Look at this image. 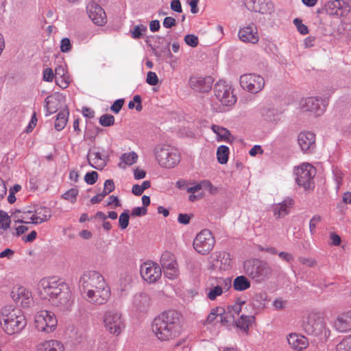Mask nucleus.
<instances>
[{
    "label": "nucleus",
    "mask_w": 351,
    "mask_h": 351,
    "mask_svg": "<svg viewBox=\"0 0 351 351\" xmlns=\"http://www.w3.org/2000/svg\"><path fill=\"white\" fill-rule=\"evenodd\" d=\"M26 324V319L23 315L13 313L10 315V317H6L3 321L1 327L6 334L12 335L21 331Z\"/></svg>",
    "instance_id": "9d476101"
},
{
    "label": "nucleus",
    "mask_w": 351,
    "mask_h": 351,
    "mask_svg": "<svg viewBox=\"0 0 351 351\" xmlns=\"http://www.w3.org/2000/svg\"><path fill=\"white\" fill-rule=\"evenodd\" d=\"M48 315V311L46 310H42L37 313V314L35 316L34 319V324L35 327L38 331L41 332H47V328L46 327L49 326V325H47V324L44 322V319H46Z\"/></svg>",
    "instance_id": "c85d7f7f"
},
{
    "label": "nucleus",
    "mask_w": 351,
    "mask_h": 351,
    "mask_svg": "<svg viewBox=\"0 0 351 351\" xmlns=\"http://www.w3.org/2000/svg\"><path fill=\"white\" fill-rule=\"evenodd\" d=\"M80 287L84 295L89 293V290L94 291L104 286L106 281L101 274L96 271H87L80 278Z\"/></svg>",
    "instance_id": "7ed1b4c3"
},
{
    "label": "nucleus",
    "mask_w": 351,
    "mask_h": 351,
    "mask_svg": "<svg viewBox=\"0 0 351 351\" xmlns=\"http://www.w3.org/2000/svg\"><path fill=\"white\" fill-rule=\"evenodd\" d=\"M295 182L305 191L314 188L315 169L310 165H302L295 169Z\"/></svg>",
    "instance_id": "6e6552de"
},
{
    "label": "nucleus",
    "mask_w": 351,
    "mask_h": 351,
    "mask_svg": "<svg viewBox=\"0 0 351 351\" xmlns=\"http://www.w3.org/2000/svg\"><path fill=\"white\" fill-rule=\"evenodd\" d=\"M335 329L340 332L351 330V310L339 315L334 323Z\"/></svg>",
    "instance_id": "4be33fe9"
},
{
    "label": "nucleus",
    "mask_w": 351,
    "mask_h": 351,
    "mask_svg": "<svg viewBox=\"0 0 351 351\" xmlns=\"http://www.w3.org/2000/svg\"><path fill=\"white\" fill-rule=\"evenodd\" d=\"M34 212L40 218L39 222L47 221L51 217V209L47 207H40Z\"/></svg>",
    "instance_id": "4c0bfd02"
},
{
    "label": "nucleus",
    "mask_w": 351,
    "mask_h": 351,
    "mask_svg": "<svg viewBox=\"0 0 351 351\" xmlns=\"http://www.w3.org/2000/svg\"><path fill=\"white\" fill-rule=\"evenodd\" d=\"M104 322L106 330L111 334L119 335L124 328L121 314L117 311H108L104 315Z\"/></svg>",
    "instance_id": "9b49d317"
},
{
    "label": "nucleus",
    "mask_w": 351,
    "mask_h": 351,
    "mask_svg": "<svg viewBox=\"0 0 351 351\" xmlns=\"http://www.w3.org/2000/svg\"><path fill=\"white\" fill-rule=\"evenodd\" d=\"M315 140V134L311 131H302L298 135V143L303 152H313L316 147Z\"/></svg>",
    "instance_id": "f3484780"
},
{
    "label": "nucleus",
    "mask_w": 351,
    "mask_h": 351,
    "mask_svg": "<svg viewBox=\"0 0 351 351\" xmlns=\"http://www.w3.org/2000/svg\"><path fill=\"white\" fill-rule=\"evenodd\" d=\"M193 217V214L180 213L178 217V221L181 224L187 225L190 223V220Z\"/></svg>",
    "instance_id": "13d9d810"
},
{
    "label": "nucleus",
    "mask_w": 351,
    "mask_h": 351,
    "mask_svg": "<svg viewBox=\"0 0 351 351\" xmlns=\"http://www.w3.org/2000/svg\"><path fill=\"white\" fill-rule=\"evenodd\" d=\"M71 292L69 286L64 283L60 285L58 291L51 295L48 300L54 306L58 307L60 310H68L72 305Z\"/></svg>",
    "instance_id": "0eeeda50"
},
{
    "label": "nucleus",
    "mask_w": 351,
    "mask_h": 351,
    "mask_svg": "<svg viewBox=\"0 0 351 351\" xmlns=\"http://www.w3.org/2000/svg\"><path fill=\"white\" fill-rule=\"evenodd\" d=\"M69 83V76L68 75L56 77V84L61 88L64 89L67 88Z\"/></svg>",
    "instance_id": "864d4df0"
},
{
    "label": "nucleus",
    "mask_w": 351,
    "mask_h": 351,
    "mask_svg": "<svg viewBox=\"0 0 351 351\" xmlns=\"http://www.w3.org/2000/svg\"><path fill=\"white\" fill-rule=\"evenodd\" d=\"M216 283L221 287L222 292L227 291L231 287V280L229 278H216L215 279Z\"/></svg>",
    "instance_id": "09e8293b"
},
{
    "label": "nucleus",
    "mask_w": 351,
    "mask_h": 351,
    "mask_svg": "<svg viewBox=\"0 0 351 351\" xmlns=\"http://www.w3.org/2000/svg\"><path fill=\"white\" fill-rule=\"evenodd\" d=\"M71 49V44L70 40L64 38L61 40L60 50L62 52H68Z\"/></svg>",
    "instance_id": "69168bd1"
},
{
    "label": "nucleus",
    "mask_w": 351,
    "mask_h": 351,
    "mask_svg": "<svg viewBox=\"0 0 351 351\" xmlns=\"http://www.w3.org/2000/svg\"><path fill=\"white\" fill-rule=\"evenodd\" d=\"M159 165L164 168H173L180 161V155H155Z\"/></svg>",
    "instance_id": "5701e85b"
},
{
    "label": "nucleus",
    "mask_w": 351,
    "mask_h": 351,
    "mask_svg": "<svg viewBox=\"0 0 351 351\" xmlns=\"http://www.w3.org/2000/svg\"><path fill=\"white\" fill-rule=\"evenodd\" d=\"M124 104V99H119L116 100L112 105L110 107V110L117 114L120 112L121 108L123 107Z\"/></svg>",
    "instance_id": "e2e57ef3"
},
{
    "label": "nucleus",
    "mask_w": 351,
    "mask_h": 351,
    "mask_svg": "<svg viewBox=\"0 0 351 351\" xmlns=\"http://www.w3.org/2000/svg\"><path fill=\"white\" fill-rule=\"evenodd\" d=\"M130 220V210H125L119 216V226L121 229L124 230L127 228L129 225Z\"/></svg>",
    "instance_id": "c03bdc74"
},
{
    "label": "nucleus",
    "mask_w": 351,
    "mask_h": 351,
    "mask_svg": "<svg viewBox=\"0 0 351 351\" xmlns=\"http://www.w3.org/2000/svg\"><path fill=\"white\" fill-rule=\"evenodd\" d=\"M64 284V282L61 279H58L55 276L44 278L40 280L38 284L40 295L43 298L47 299L55 291H58L60 285Z\"/></svg>",
    "instance_id": "f8f14e48"
},
{
    "label": "nucleus",
    "mask_w": 351,
    "mask_h": 351,
    "mask_svg": "<svg viewBox=\"0 0 351 351\" xmlns=\"http://www.w3.org/2000/svg\"><path fill=\"white\" fill-rule=\"evenodd\" d=\"M221 287L218 284L216 285L214 283L210 284V291L207 293V297L210 300H215L217 296L222 294Z\"/></svg>",
    "instance_id": "58836bf2"
},
{
    "label": "nucleus",
    "mask_w": 351,
    "mask_h": 351,
    "mask_svg": "<svg viewBox=\"0 0 351 351\" xmlns=\"http://www.w3.org/2000/svg\"><path fill=\"white\" fill-rule=\"evenodd\" d=\"M294 201L291 198H287L278 204L274 208V215L277 218H282L289 213V208H291Z\"/></svg>",
    "instance_id": "393cba45"
},
{
    "label": "nucleus",
    "mask_w": 351,
    "mask_h": 351,
    "mask_svg": "<svg viewBox=\"0 0 351 351\" xmlns=\"http://www.w3.org/2000/svg\"><path fill=\"white\" fill-rule=\"evenodd\" d=\"M254 319V316L242 315L237 321H234V322L238 328L247 333L249 330V324Z\"/></svg>",
    "instance_id": "2f4dec72"
},
{
    "label": "nucleus",
    "mask_w": 351,
    "mask_h": 351,
    "mask_svg": "<svg viewBox=\"0 0 351 351\" xmlns=\"http://www.w3.org/2000/svg\"><path fill=\"white\" fill-rule=\"evenodd\" d=\"M337 351H351V335L343 339L336 347Z\"/></svg>",
    "instance_id": "a19ab883"
},
{
    "label": "nucleus",
    "mask_w": 351,
    "mask_h": 351,
    "mask_svg": "<svg viewBox=\"0 0 351 351\" xmlns=\"http://www.w3.org/2000/svg\"><path fill=\"white\" fill-rule=\"evenodd\" d=\"M160 262L163 269L168 268L171 265H178L174 255L167 251L162 254Z\"/></svg>",
    "instance_id": "7c9ffc66"
},
{
    "label": "nucleus",
    "mask_w": 351,
    "mask_h": 351,
    "mask_svg": "<svg viewBox=\"0 0 351 351\" xmlns=\"http://www.w3.org/2000/svg\"><path fill=\"white\" fill-rule=\"evenodd\" d=\"M138 155H121V161L118 164L120 168L125 169L126 165H132L136 162Z\"/></svg>",
    "instance_id": "c9c22d12"
},
{
    "label": "nucleus",
    "mask_w": 351,
    "mask_h": 351,
    "mask_svg": "<svg viewBox=\"0 0 351 351\" xmlns=\"http://www.w3.org/2000/svg\"><path fill=\"white\" fill-rule=\"evenodd\" d=\"M111 295L110 289L106 282L101 289H97L94 291L89 290L87 295L84 298L90 303L95 305H102L107 302Z\"/></svg>",
    "instance_id": "4468645a"
},
{
    "label": "nucleus",
    "mask_w": 351,
    "mask_h": 351,
    "mask_svg": "<svg viewBox=\"0 0 351 351\" xmlns=\"http://www.w3.org/2000/svg\"><path fill=\"white\" fill-rule=\"evenodd\" d=\"M64 101V96L60 93H54L48 96L45 100V107L49 114L56 112Z\"/></svg>",
    "instance_id": "412c9836"
},
{
    "label": "nucleus",
    "mask_w": 351,
    "mask_h": 351,
    "mask_svg": "<svg viewBox=\"0 0 351 351\" xmlns=\"http://www.w3.org/2000/svg\"><path fill=\"white\" fill-rule=\"evenodd\" d=\"M322 100L318 97H310L300 100V107L303 112H308L314 116H319L324 111L321 107Z\"/></svg>",
    "instance_id": "dca6fc26"
},
{
    "label": "nucleus",
    "mask_w": 351,
    "mask_h": 351,
    "mask_svg": "<svg viewBox=\"0 0 351 351\" xmlns=\"http://www.w3.org/2000/svg\"><path fill=\"white\" fill-rule=\"evenodd\" d=\"M114 117L112 114H105L99 117V122L104 127H110L114 124Z\"/></svg>",
    "instance_id": "a18cd8bd"
},
{
    "label": "nucleus",
    "mask_w": 351,
    "mask_h": 351,
    "mask_svg": "<svg viewBox=\"0 0 351 351\" xmlns=\"http://www.w3.org/2000/svg\"><path fill=\"white\" fill-rule=\"evenodd\" d=\"M87 160L90 166L97 169H101L106 164L108 155H86Z\"/></svg>",
    "instance_id": "bb28decb"
},
{
    "label": "nucleus",
    "mask_w": 351,
    "mask_h": 351,
    "mask_svg": "<svg viewBox=\"0 0 351 351\" xmlns=\"http://www.w3.org/2000/svg\"><path fill=\"white\" fill-rule=\"evenodd\" d=\"M147 32V27L144 25L134 26L130 30L131 36L134 39L140 38Z\"/></svg>",
    "instance_id": "ea45409f"
},
{
    "label": "nucleus",
    "mask_w": 351,
    "mask_h": 351,
    "mask_svg": "<svg viewBox=\"0 0 351 351\" xmlns=\"http://www.w3.org/2000/svg\"><path fill=\"white\" fill-rule=\"evenodd\" d=\"M98 179V173L97 171H93L88 172L84 176V181L90 185L94 184Z\"/></svg>",
    "instance_id": "5fc2aeb1"
},
{
    "label": "nucleus",
    "mask_w": 351,
    "mask_h": 351,
    "mask_svg": "<svg viewBox=\"0 0 351 351\" xmlns=\"http://www.w3.org/2000/svg\"><path fill=\"white\" fill-rule=\"evenodd\" d=\"M211 129L213 131V132L216 134L218 140L228 141L230 139V132L226 128L217 125H213Z\"/></svg>",
    "instance_id": "473e14b6"
},
{
    "label": "nucleus",
    "mask_w": 351,
    "mask_h": 351,
    "mask_svg": "<svg viewBox=\"0 0 351 351\" xmlns=\"http://www.w3.org/2000/svg\"><path fill=\"white\" fill-rule=\"evenodd\" d=\"M322 221V217L315 215L313 217L309 222V229L311 234H313L315 229L316 228L317 224Z\"/></svg>",
    "instance_id": "680f3d73"
},
{
    "label": "nucleus",
    "mask_w": 351,
    "mask_h": 351,
    "mask_svg": "<svg viewBox=\"0 0 351 351\" xmlns=\"http://www.w3.org/2000/svg\"><path fill=\"white\" fill-rule=\"evenodd\" d=\"M43 346L45 351H64L63 345L56 340L46 341Z\"/></svg>",
    "instance_id": "e433bc0d"
},
{
    "label": "nucleus",
    "mask_w": 351,
    "mask_h": 351,
    "mask_svg": "<svg viewBox=\"0 0 351 351\" xmlns=\"http://www.w3.org/2000/svg\"><path fill=\"white\" fill-rule=\"evenodd\" d=\"M344 3L341 0H333L326 5V10L328 14L333 16H343L346 13L343 11Z\"/></svg>",
    "instance_id": "a878e982"
},
{
    "label": "nucleus",
    "mask_w": 351,
    "mask_h": 351,
    "mask_svg": "<svg viewBox=\"0 0 351 351\" xmlns=\"http://www.w3.org/2000/svg\"><path fill=\"white\" fill-rule=\"evenodd\" d=\"M238 36L242 42L246 43L256 44L259 40L256 26L253 23L241 28Z\"/></svg>",
    "instance_id": "aec40b11"
},
{
    "label": "nucleus",
    "mask_w": 351,
    "mask_h": 351,
    "mask_svg": "<svg viewBox=\"0 0 351 351\" xmlns=\"http://www.w3.org/2000/svg\"><path fill=\"white\" fill-rule=\"evenodd\" d=\"M87 12L89 18L97 25H103L107 21V17L104 9L95 3H90L87 5Z\"/></svg>",
    "instance_id": "6ab92c4d"
},
{
    "label": "nucleus",
    "mask_w": 351,
    "mask_h": 351,
    "mask_svg": "<svg viewBox=\"0 0 351 351\" xmlns=\"http://www.w3.org/2000/svg\"><path fill=\"white\" fill-rule=\"evenodd\" d=\"M11 306H5L1 311V315L0 316V324H3V321L5 320L6 317H10V315L13 313H16L17 312L20 313L19 310L12 309L11 311Z\"/></svg>",
    "instance_id": "3c124183"
},
{
    "label": "nucleus",
    "mask_w": 351,
    "mask_h": 351,
    "mask_svg": "<svg viewBox=\"0 0 351 351\" xmlns=\"http://www.w3.org/2000/svg\"><path fill=\"white\" fill-rule=\"evenodd\" d=\"M115 189V186L114 184V181L112 180H106L103 191H107V195L110 194L111 192H112Z\"/></svg>",
    "instance_id": "774afa93"
},
{
    "label": "nucleus",
    "mask_w": 351,
    "mask_h": 351,
    "mask_svg": "<svg viewBox=\"0 0 351 351\" xmlns=\"http://www.w3.org/2000/svg\"><path fill=\"white\" fill-rule=\"evenodd\" d=\"M267 295L265 292L256 293L252 300V305L258 309H263L265 306V302L267 300Z\"/></svg>",
    "instance_id": "72a5a7b5"
},
{
    "label": "nucleus",
    "mask_w": 351,
    "mask_h": 351,
    "mask_svg": "<svg viewBox=\"0 0 351 351\" xmlns=\"http://www.w3.org/2000/svg\"><path fill=\"white\" fill-rule=\"evenodd\" d=\"M146 82L149 85H156L158 82V76L154 72L149 71L147 73Z\"/></svg>",
    "instance_id": "bf43d9fd"
},
{
    "label": "nucleus",
    "mask_w": 351,
    "mask_h": 351,
    "mask_svg": "<svg viewBox=\"0 0 351 351\" xmlns=\"http://www.w3.org/2000/svg\"><path fill=\"white\" fill-rule=\"evenodd\" d=\"M69 115V110L66 108L61 110L56 116L55 122V128L58 131H61L66 126Z\"/></svg>",
    "instance_id": "cd10ccee"
},
{
    "label": "nucleus",
    "mask_w": 351,
    "mask_h": 351,
    "mask_svg": "<svg viewBox=\"0 0 351 351\" xmlns=\"http://www.w3.org/2000/svg\"><path fill=\"white\" fill-rule=\"evenodd\" d=\"M54 78V73L51 68H46L43 71V79L45 82H51Z\"/></svg>",
    "instance_id": "052dcab7"
},
{
    "label": "nucleus",
    "mask_w": 351,
    "mask_h": 351,
    "mask_svg": "<svg viewBox=\"0 0 351 351\" xmlns=\"http://www.w3.org/2000/svg\"><path fill=\"white\" fill-rule=\"evenodd\" d=\"M334 179L337 184V190H339L342 185L343 173L337 167H335L332 170Z\"/></svg>",
    "instance_id": "8fccbe9b"
},
{
    "label": "nucleus",
    "mask_w": 351,
    "mask_h": 351,
    "mask_svg": "<svg viewBox=\"0 0 351 351\" xmlns=\"http://www.w3.org/2000/svg\"><path fill=\"white\" fill-rule=\"evenodd\" d=\"M130 109L135 108L138 112L142 110L141 97L140 95H136L134 97L133 100L130 101L128 104Z\"/></svg>",
    "instance_id": "de8ad7c7"
},
{
    "label": "nucleus",
    "mask_w": 351,
    "mask_h": 351,
    "mask_svg": "<svg viewBox=\"0 0 351 351\" xmlns=\"http://www.w3.org/2000/svg\"><path fill=\"white\" fill-rule=\"evenodd\" d=\"M79 193L78 189L76 188H72L67 191H66L64 194L62 195V198L64 199L69 201L71 203L73 204L76 202L77 196Z\"/></svg>",
    "instance_id": "37998d69"
},
{
    "label": "nucleus",
    "mask_w": 351,
    "mask_h": 351,
    "mask_svg": "<svg viewBox=\"0 0 351 351\" xmlns=\"http://www.w3.org/2000/svg\"><path fill=\"white\" fill-rule=\"evenodd\" d=\"M214 93L217 100L223 106H232L237 101L232 86L224 80H219L215 84Z\"/></svg>",
    "instance_id": "20e7f679"
},
{
    "label": "nucleus",
    "mask_w": 351,
    "mask_h": 351,
    "mask_svg": "<svg viewBox=\"0 0 351 351\" xmlns=\"http://www.w3.org/2000/svg\"><path fill=\"white\" fill-rule=\"evenodd\" d=\"M245 5L247 10L263 14H271L274 8L270 0H245Z\"/></svg>",
    "instance_id": "a211bd4d"
},
{
    "label": "nucleus",
    "mask_w": 351,
    "mask_h": 351,
    "mask_svg": "<svg viewBox=\"0 0 351 351\" xmlns=\"http://www.w3.org/2000/svg\"><path fill=\"white\" fill-rule=\"evenodd\" d=\"M147 213V209L145 207H135L132 210V217H141L145 215Z\"/></svg>",
    "instance_id": "0e129e2a"
},
{
    "label": "nucleus",
    "mask_w": 351,
    "mask_h": 351,
    "mask_svg": "<svg viewBox=\"0 0 351 351\" xmlns=\"http://www.w3.org/2000/svg\"><path fill=\"white\" fill-rule=\"evenodd\" d=\"M250 281L245 276H239L234 278L233 287L236 291H245L250 287Z\"/></svg>",
    "instance_id": "c756f323"
},
{
    "label": "nucleus",
    "mask_w": 351,
    "mask_h": 351,
    "mask_svg": "<svg viewBox=\"0 0 351 351\" xmlns=\"http://www.w3.org/2000/svg\"><path fill=\"white\" fill-rule=\"evenodd\" d=\"M215 243V240L212 232L208 229H204L197 234L193 245L197 253L206 255L213 250Z\"/></svg>",
    "instance_id": "423d86ee"
},
{
    "label": "nucleus",
    "mask_w": 351,
    "mask_h": 351,
    "mask_svg": "<svg viewBox=\"0 0 351 351\" xmlns=\"http://www.w3.org/2000/svg\"><path fill=\"white\" fill-rule=\"evenodd\" d=\"M107 191H102L101 193H98L97 195L93 196L91 199H90V202L92 204H99V202H101V200L104 199V197H105L107 195Z\"/></svg>",
    "instance_id": "338daca9"
},
{
    "label": "nucleus",
    "mask_w": 351,
    "mask_h": 351,
    "mask_svg": "<svg viewBox=\"0 0 351 351\" xmlns=\"http://www.w3.org/2000/svg\"><path fill=\"white\" fill-rule=\"evenodd\" d=\"M10 217L6 212L0 210V229L7 230L10 228Z\"/></svg>",
    "instance_id": "79ce46f5"
},
{
    "label": "nucleus",
    "mask_w": 351,
    "mask_h": 351,
    "mask_svg": "<svg viewBox=\"0 0 351 351\" xmlns=\"http://www.w3.org/2000/svg\"><path fill=\"white\" fill-rule=\"evenodd\" d=\"M213 82V79L210 76L203 77L193 75L189 77V86L194 91L208 93L212 88Z\"/></svg>",
    "instance_id": "2eb2a0df"
},
{
    "label": "nucleus",
    "mask_w": 351,
    "mask_h": 351,
    "mask_svg": "<svg viewBox=\"0 0 351 351\" xmlns=\"http://www.w3.org/2000/svg\"><path fill=\"white\" fill-rule=\"evenodd\" d=\"M293 23L297 27L298 31L302 35H306L308 33V27L306 25L303 24L302 21L299 19H295Z\"/></svg>",
    "instance_id": "6e6d98bb"
},
{
    "label": "nucleus",
    "mask_w": 351,
    "mask_h": 351,
    "mask_svg": "<svg viewBox=\"0 0 351 351\" xmlns=\"http://www.w3.org/2000/svg\"><path fill=\"white\" fill-rule=\"evenodd\" d=\"M240 85L242 88L250 93H258L265 86L264 78L254 73L243 74L240 77Z\"/></svg>",
    "instance_id": "1a4fd4ad"
},
{
    "label": "nucleus",
    "mask_w": 351,
    "mask_h": 351,
    "mask_svg": "<svg viewBox=\"0 0 351 351\" xmlns=\"http://www.w3.org/2000/svg\"><path fill=\"white\" fill-rule=\"evenodd\" d=\"M245 303V300H241V298H237L234 304L228 306L227 308L231 311L234 315H239L241 311V306Z\"/></svg>",
    "instance_id": "49530a36"
},
{
    "label": "nucleus",
    "mask_w": 351,
    "mask_h": 351,
    "mask_svg": "<svg viewBox=\"0 0 351 351\" xmlns=\"http://www.w3.org/2000/svg\"><path fill=\"white\" fill-rule=\"evenodd\" d=\"M303 329L308 335L313 337L326 336V322L322 317L316 313L308 316L303 324Z\"/></svg>",
    "instance_id": "39448f33"
},
{
    "label": "nucleus",
    "mask_w": 351,
    "mask_h": 351,
    "mask_svg": "<svg viewBox=\"0 0 351 351\" xmlns=\"http://www.w3.org/2000/svg\"><path fill=\"white\" fill-rule=\"evenodd\" d=\"M184 41L188 45L192 47H197L199 43L197 36L193 34L186 35L184 37Z\"/></svg>",
    "instance_id": "4d7b16f0"
},
{
    "label": "nucleus",
    "mask_w": 351,
    "mask_h": 351,
    "mask_svg": "<svg viewBox=\"0 0 351 351\" xmlns=\"http://www.w3.org/2000/svg\"><path fill=\"white\" fill-rule=\"evenodd\" d=\"M243 271L247 276L258 283L264 282L272 273L268 263L258 258L244 261Z\"/></svg>",
    "instance_id": "f03ea898"
},
{
    "label": "nucleus",
    "mask_w": 351,
    "mask_h": 351,
    "mask_svg": "<svg viewBox=\"0 0 351 351\" xmlns=\"http://www.w3.org/2000/svg\"><path fill=\"white\" fill-rule=\"evenodd\" d=\"M140 273L142 278L148 283L156 282L162 275L160 266L153 262H145L141 265Z\"/></svg>",
    "instance_id": "ddd939ff"
},
{
    "label": "nucleus",
    "mask_w": 351,
    "mask_h": 351,
    "mask_svg": "<svg viewBox=\"0 0 351 351\" xmlns=\"http://www.w3.org/2000/svg\"><path fill=\"white\" fill-rule=\"evenodd\" d=\"M182 315L174 310L164 311L153 321L152 328L160 341H170L178 337L182 330Z\"/></svg>",
    "instance_id": "f257e3e1"
},
{
    "label": "nucleus",
    "mask_w": 351,
    "mask_h": 351,
    "mask_svg": "<svg viewBox=\"0 0 351 351\" xmlns=\"http://www.w3.org/2000/svg\"><path fill=\"white\" fill-rule=\"evenodd\" d=\"M44 322L49 326L46 327L47 333L51 332L56 329L58 321L53 313L48 311L47 317L44 319Z\"/></svg>",
    "instance_id": "f704fd0d"
},
{
    "label": "nucleus",
    "mask_w": 351,
    "mask_h": 351,
    "mask_svg": "<svg viewBox=\"0 0 351 351\" xmlns=\"http://www.w3.org/2000/svg\"><path fill=\"white\" fill-rule=\"evenodd\" d=\"M165 275L170 279H174L178 275V265L171 266L168 268L163 269Z\"/></svg>",
    "instance_id": "603ef678"
},
{
    "label": "nucleus",
    "mask_w": 351,
    "mask_h": 351,
    "mask_svg": "<svg viewBox=\"0 0 351 351\" xmlns=\"http://www.w3.org/2000/svg\"><path fill=\"white\" fill-rule=\"evenodd\" d=\"M287 341L291 348L297 350L305 349L308 346V339L305 337L295 333L290 334Z\"/></svg>",
    "instance_id": "b1692460"
}]
</instances>
